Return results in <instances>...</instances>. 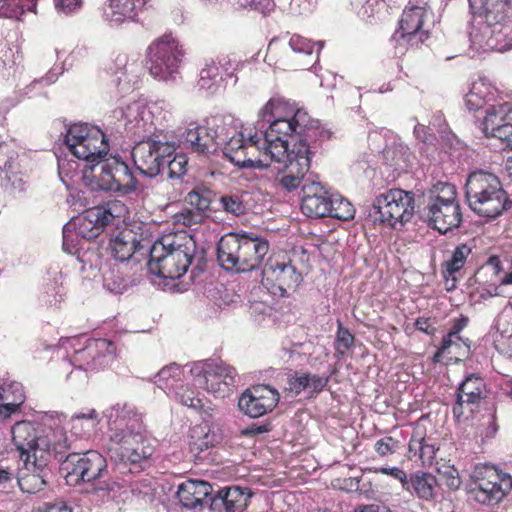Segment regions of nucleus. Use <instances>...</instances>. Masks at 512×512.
<instances>
[{"label":"nucleus","instance_id":"f257e3e1","mask_svg":"<svg viewBox=\"0 0 512 512\" xmlns=\"http://www.w3.org/2000/svg\"><path fill=\"white\" fill-rule=\"evenodd\" d=\"M115 416L110 424L107 451L110 459L122 465H141L148 461L155 451L148 437L142 415L128 404H116L109 417Z\"/></svg>","mask_w":512,"mask_h":512},{"label":"nucleus","instance_id":"f03ea898","mask_svg":"<svg viewBox=\"0 0 512 512\" xmlns=\"http://www.w3.org/2000/svg\"><path fill=\"white\" fill-rule=\"evenodd\" d=\"M268 251L269 243L265 238L247 232L226 233L216 245L219 266L235 273L258 269Z\"/></svg>","mask_w":512,"mask_h":512},{"label":"nucleus","instance_id":"7ed1b4c3","mask_svg":"<svg viewBox=\"0 0 512 512\" xmlns=\"http://www.w3.org/2000/svg\"><path fill=\"white\" fill-rule=\"evenodd\" d=\"M196 248L195 239L186 232L163 236L149 251L148 269L157 277L178 279L192 264Z\"/></svg>","mask_w":512,"mask_h":512},{"label":"nucleus","instance_id":"20e7f679","mask_svg":"<svg viewBox=\"0 0 512 512\" xmlns=\"http://www.w3.org/2000/svg\"><path fill=\"white\" fill-rule=\"evenodd\" d=\"M11 433L22 460L40 456L58 457L72 448L71 437L61 427L53 429L31 421H19L12 426Z\"/></svg>","mask_w":512,"mask_h":512},{"label":"nucleus","instance_id":"39448f33","mask_svg":"<svg viewBox=\"0 0 512 512\" xmlns=\"http://www.w3.org/2000/svg\"><path fill=\"white\" fill-rule=\"evenodd\" d=\"M177 497L189 509L209 505L214 512H243L248 505L251 493L239 486L225 487L212 493L209 483L200 480H187L178 486Z\"/></svg>","mask_w":512,"mask_h":512},{"label":"nucleus","instance_id":"423d86ee","mask_svg":"<svg viewBox=\"0 0 512 512\" xmlns=\"http://www.w3.org/2000/svg\"><path fill=\"white\" fill-rule=\"evenodd\" d=\"M465 197L473 212L490 219L499 217L512 205L500 179L483 170L469 174L465 184Z\"/></svg>","mask_w":512,"mask_h":512},{"label":"nucleus","instance_id":"0eeeda50","mask_svg":"<svg viewBox=\"0 0 512 512\" xmlns=\"http://www.w3.org/2000/svg\"><path fill=\"white\" fill-rule=\"evenodd\" d=\"M219 142L225 157L240 168L266 169L271 161V154L264 145V135L255 133L245 138L232 120L226 130L219 131Z\"/></svg>","mask_w":512,"mask_h":512},{"label":"nucleus","instance_id":"6e6552de","mask_svg":"<svg viewBox=\"0 0 512 512\" xmlns=\"http://www.w3.org/2000/svg\"><path fill=\"white\" fill-rule=\"evenodd\" d=\"M126 214L125 204L119 200H112L85 210L67 225H70L81 238L92 240L98 237L105 227L118 226Z\"/></svg>","mask_w":512,"mask_h":512},{"label":"nucleus","instance_id":"1a4fd4ad","mask_svg":"<svg viewBox=\"0 0 512 512\" xmlns=\"http://www.w3.org/2000/svg\"><path fill=\"white\" fill-rule=\"evenodd\" d=\"M184 56L179 41L171 34L155 40L147 50V68L160 81H175Z\"/></svg>","mask_w":512,"mask_h":512},{"label":"nucleus","instance_id":"9d476101","mask_svg":"<svg viewBox=\"0 0 512 512\" xmlns=\"http://www.w3.org/2000/svg\"><path fill=\"white\" fill-rule=\"evenodd\" d=\"M60 470L65 476L66 483L77 486L81 483H93L107 474V461L96 450H88L84 453L72 452L62 459Z\"/></svg>","mask_w":512,"mask_h":512},{"label":"nucleus","instance_id":"9b49d317","mask_svg":"<svg viewBox=\"0 0 512 512\" xmlns=\"http://www.w3.org/2000/svg\"><path fill=\"white\" fill-rule=\"evenodd\" d=\"M175 150V143L170 136L165 132H159L156 138L142 140L134 145L132 158L139 172L152 178L161 173Z\"/></svg>","mask_w":512,"mask_h":512},{"label":"nucleus","instance_id":"f8f14e48","mask_svg":"<svg viewBox=\"0 0 512 512\" xmlns=\"http://www.w3.org/2000/svg\"><path fill=\"white\" fill-rule=\"evenodd\" d=\"M415 200L411 192L390 189L381 193L373 201L372 211L380 223L396 228L408 223L414 215Z\"/></svg>","mask_w":512,"mask_h":512},{"label":"nucleus","instance_id":"ddd939ff","mask_svg":"<svg viewBox=\"0 0 512 512\" xmlns=\"http://www.w3.org/2000/svg\"><path fill=\"white\" fill-rule=\"evenodd\" d=\"M431 16L432 11L426 3L411 5L404 9L399 28L392 36L400 53H403L408 46H418L428 39L429 31L424 26Z\"/></svg>","mask_w":512,"mask_h":512},{"label":"nucleus","instance_id":"4468645a","mask_svg":"<svg viewBox=\"0 0 512 512\" xmlns=\"http://www.w3.org/2000/svg\"><path fill=\"white\" fill-rule=\"evenodd\" d=\"M512 489V477L492 466L476 472L471 488L474 500L483 505L498 504Z\"/></svg>","mask_w":512,"mask_h":512},{"label":"nucleus","instance_id":"2eb2a0df","mask_svg":"<svg viewBox=\"0 0 512 512\" xmlns=\"http://www.w3.org/2000/svg\"><path fill=\"white\" fill-rule=\"evenodd\" d=\"M158 104L147 107L141 102H133L129 104L125 110H121L123 126L135 145L142 140L156 138L159 132H164L157 128L154 123V114L158 111Z\"/></svg>","mask_w":512,"mask_h":512},{"label":"nucleus","instance_id":"dca6fc26","mask_svg":"<svg viewBox=\"0 0 512 512\" xmlns=\"http://www.w3.org/2000/svg\"><path fill=\"white\" fill-rule=\"evenodd\" d=\"M190 372L197 386L222 397L235 385L237 375L233 367L216 361L195 363Z\"/></svg>","mask_w":512,"mask_h":512},{"label":"nucleus","instance_id":"f3484780","mask_svg":"<svg viewBox=\"0 0 512 512\" xmlns=\"http://www.w3.org/2000/svg\"><path fill=\"white\" fill-rule=\"evenodd\" d=\"M508 30L506 25L473 17L469 39L476 51L505 52L512 48V40L507 37Z\"/></svg>","mask_w":512,"mask_h":512},{"label":"nucleus","instance_id":"a211bd4d","mask_svg":"<svg viewBox=\"0 0 512 512\" xmlns=\"http://www.w3.org/2000/svg\"><path fill=\"white\" fill-rule=\"evenodd\" d=\"M295 123L298 125L297 136L292 143V155L296 152L303 151V156H306L311 163V156L315 153L319 144L330 137L329 133L320 127V123L316 119H312L304 109L296 110Z\"/></svg>","mask_w":512,"mask_h":512},{"label":"nucleus","instance_id":"6ab92c4d","mask_svg":"<svg viewBox=\"0 0 512 512\" xmlns=\"http://www.w3.org/2000/svg\"><path fill=\"white\" fill-rule=\"evenodd\" d=\"M295 120L296 111L290 118L277 117L269 124V129L262 133L264 145L271 154V160H282L283 157H288L287 154H290L292 144L284 137L291 136L292 141H295L298 130Z\"/></svg>","mask_w":512,"mask_h":512},{"label":"nucleus","instance_id":"aec40b11","mask_svg":"<svg viewBox=\"0 0 512 512\" xmlns=\"http://www.w3.org/2000/svg\"><path fill=\"white\" fill-rule=\"evenodd\" d=\"M279 393L268 385H256L246 389L238 400L241 412L251 418L271 412L279 402Z\"/></svg>","mask_w":512,"mask_h":512},{"label":"nucleus","instance_id":"412c9836","mask_svg":"<svg viewBox=\"0 0 512 512\" xmlns=\"http://www.w3.org/2000/svg\"><path fill=\"white\" fill-rule=\"evenodd\" d=\"M212 201V191L197 186L187 193L184 202L189 207H183L173 215L175 224L192 227L201 224L207 216V211Z\"/></svg>","mask_w":512,"mask_h":512},{"label":"nucleus","instance_id":"4be33fe9","mask_svg":"<svg viewBox=\"0 0 512 512\" xmlns=\"http://www.w3.org/2000/svg\"><path fill=\"white\" fill-rule=\"evenodd\" d=\"M50 459L51 456H40L23 460L24 468L18 477V485L23 492L34 494L47 485L51 477V469L48 466Z\"/></svg>","mask_w":512,"mask_h":512},{"label":"nucleus","instance_id":"5701e85b","mask_svg":"<svg viewBox=\"0 0 512 512\" xmlns=\"http://www.w3.org/2000/svg\"><path fill=\"white\" fill-rule=\"evenodd\" d=\"M487 385L485 380L478 374L468 375L459 385L457 390L456 403L453 406V415L459 421L465 414V406L473 411V405H478L487 397Z\"/></svg>","mask_w":512,"mask_h":512},{"label":"nucleus","instance_id":"b1692460","mask_svg":"<svg viewBox=\"0 0 512 512\" xmlns=\"http://www.w3.org/2000/svg\"><path fill=\"white\" fill-rule=\"evenodd\" d=\"M480 129L486 137L508 140L512 136V104L492 105L485 112Z\"/></svg>","mask_w":512,"mask_h":512},{"label":"nucleus","instance_id":"393cba45","mask_svg":"<svg viewBox=\"0 0 512 512\" xmlns=\"http://www.w3.org/2000/svg\"><path fill=\"white\" fill-rule=\"evenodd\" d=\"M227 124L225 120H220V123H216L212 128L196 126L187 129L182 134L181 142L193 152L208 154L215 151L217 147H221L218 138L219 131L226 130Z\"/></svg>","mask_w":512,"mask_h":512},{"label":"nucleus","instance_id":"a878e982","mask_svg":"<svg viewBox=\"0 0 512 512\" xmlns=\"http://www.w3.org/2000/svg\"><path fill=\"white\" fill-rule=\"evenodd\" d=\"M263 275L267 282L272 283L282 296L295 291L302 282V275L293 265L286 262L270 261L265 265Z\"/></svg>","mask_w":512,"mask_h":512},{"label":"nucleus","instance_id":"bb28decb","mask_svg":"<svg viewBox=\"0 0 512 512\" xmlns=\"http://www.w3.org/2000/svg\"><path fill=\"white\" fill-rule=\"evenodd\" d=\"M287 154L288 157H283L281 160H272L273 162L283 164L284 174L277 178L278 184L288 192H291L302 185L306 173L310 169V162L306 156H302L303 151Z\"/></svg>","mask_w":512,"mask_h":512},{"label":"nucleus","instance_id":"cd10ccee","mask_svg":"<svg viewBox=\"0 0 512 512\" xmlns=\"http://www.w3.org/2000/svg\"><path fill=\"white\" fill-rule=\"evenodd\" d=\"M426 217L429 226L441 234L458 228L462 222V212L459 203L436 204L426 206Z\"/></svg>","mask_w":512,"mask_h":512},{"label":"nucleus","instance_id":"c85d7f7f","mask_svg":"<svg viewBox=\"0 0 512 512\" xmlns=\"http://www.w3.org/2000/svg\"><path fill=\"white\" fill-rule=\"evenodd\" d=\"M302 190L304 193L301 201V210L303 214L312 218L327 217L331 195L320 185V183H305L302 185Z\"/></svg>","mask_w":512,"mask_h":512},{"label":"nucleus","instance_id":"c756f323","mask_svg":"<svg viewBox=\"0 0 512 512\" xmlns=\"http://www.w3.org/2000/svg\"><path fill=\"white\" fill-rule=\"evenodd\" d=\"M474 17L506 25L511 0H468Z\"/></svg>","mask_w":512,"mask_h":512},{"label":"nucleus","instance_id":"7c9ffc66","mask_svg":"<svg viewBox=\"0 0 512 512\" xmlns=\"http://www.w3.org/2000/svg\"><path fill=\"white\" fill-rule=\"evenodd\" d=\"M109 147L105 134L98 128L92 127L90 133L86 138V142L75 148L72 153L78 159H83L87 162H97L104 158L108 153Z\"/></svg>","mask_w":512,"mask_h":512},{"label":"nucleus","instance_id":"2f4dec72","mask_svg":"<svg viewBox=\"0 0 512 512\" xmlns=\"http://www.w3.org/2000/svg\"><path fill=\"white\" fill-rule=\"evenodd\" d=\"M116 345L107 339L90 340L81 355H90L85 363L86 370H101L107 367L115 358Z\"/></svg>","mask_w":512,"mask_h":512},{"label":"nucleus","instance_id":"473e14b6","mask_svg":"<svg viewBox=\"0 0 512 512\" xmlns=\"http://www.w3.org/2000/svg\"><path fill=\"white\" fill-rule=\"evenodd\" d=\"M108 171L112 173L113 179L109 191L130 194L137 190L138 181L125 162L113 158L112 167H108Z\"/></svg>","mask_w":512,"mask_h":512},{"label":"nucleus","instance_id":"72a5a7b5","mask_svg":"<svg viewBox=\"0 0 512 512\" xmlns=\"http://www.w3.org/2000/svg\"><path fill=\"white\" fill-rule=\"evenodd\" d=\"M437 484L431 473L416 472L410 475L404 489L422 500L431 501L436 497Z\"/></svg>","mask_w":512,"mask_h":512},{"label":"nucleus","instance_id":"f704fd0d","mask_svg":"<svg viewBox=\"0 0 512 512\" xmlns=\"http://www.w3.org/2000/svg\"><path fill=\"white\" fill-rule=\"evenodd\" d=\"M221 441V435L215 427L207 421L195 425L190 431V448L192 451L202 452L215 446Z\"/></svg>","mask_w":512,"mask_h":512},{"label":"nucleus","instance_id":"c9c22d12","mask_svg":"<svg viewBox=\"0 0 512 512\" xmlns=\"http://www.w3.org/2000/svg\"><path fill=\"white\" fill-rule=\"evenodd\" d=\"M110 250L113 257L124 262L140 248V242L131 230H123L110 240Z\"/></svg>","mask_w":512,"mask_h":512},{"label":"nucleus","instance_id":"e433bc0d","mask_svg":"<svg viewBox=\"0 0 512 512\" xmlns=\"http://www.w3.org/2000/svg\"><path fill=\"white\" fill-rule=\"evenodd\" d=\"M143 5V0H109L110 12H107V17L115 24L134 21Z\"/></svg>","mask_w":512,"mask_h":512},{"label":"nucleus","instance_id":"4c0bfd02","mask_svg":"<svg viewBox=\"0 0 512 512\" xmlns=\"http://www.w3.org/2000/svg\"><path fill=\"white\" fill-rule=\"evenodd\" d=\"M437 448L426 441L421 431H414L408 447L409 458L420 460L423 465H431L436 457Z\"/></svg>","mask_w":512,"mask_h":512},{"label":"nucleus","instance_id":"58836bf2","mask_svg":"<svg viewBox=\"0 0 512 512\" xmlns=\"http://www.w3.org/2000/svg\"><path fill=\"white\" fill-rule=\"evenodd\" d=\"M223 80L221 68L213 59H210L201 69L197 85L199 89L214 94L222 85Z\"/></svg>","mask_w":512,"mask_h":512},{"label":"nucleus","instance_id":"ea45409f","mask_svg":"<svg viewBox=\"0 0 512 512\" xmlns=\"http://www.w3.org/2000/svg\"><path fill=\"white\" fill-rule=\"evenodd\" d=\"M493 93H491L489 87L483 82L473 83L469 92L465 95L464 101L465 106L469 111H478L482 109L491 99Z\"/></svg>","mask_w":512,"mask_h":512},{"label":"nucleus","instance_id":"a19ab883","mask_svg":"<svg viewBox=\"0 0 512 512\" xmlns=\"http://www.w3.org/2000/svg\"><path fill=\"white\" fill-rule=\"evenodd\" d=\"M471 252L472 249L467 244L463 243L456 246L451 257L442 264L444 277H452L455 279L454 274L464 267Z\"/></svg>","mask_w":512,"mask_h":512},{"label":"nucleus","instance_id":"79ce46f5","mask_svg":"<svg viewBox=\"0 0 512 512\" xmlns=\"http://www.w3.org/2000/svg\"><path fill=\"white\" fill-rule=\"evenodd\" d=\"M509 321L502 316H498L491 329L495 330V333L499 334L500 339L495 337L494 342L497 343V349L508 354L512 357V328L509 329Z\"/></svg>","mask_w":512,"mask_h":512},{"label":"nucleus","instance_id":"37998d69","mask_svg":"<svg viewBox=\"0 0 512 512\" xmlns=\"http://www.w3.org/2000/svg\"><path fill=\"white\" fill-rule=\"evenodd\" d=\"M329 211L327 217H333L340 220H349L354 217V206L345 198L340 195L330 196Z\"/></svg>","mask_w":512,"mask_h":512},{"label":"nucleus","instance_id":"c03bdc74","mask_svg":"<svg viewBox=\"0 0 512 512\" xmlns=\"http://www.w3.org/2000/svg\"><path fill=\"white\" fill-rule=\"evenodd\" d=\"M448 204L459 203L457 201V191L453 184L447 182H438L433 186L432 195L427 204Z\"/></svg>","mask_w":512,"mask_h":512},{"label":"nucleus","instance_id":"a18cd8bd","mask_svg":"<svg viewBox=\"0 0 512 512\" xmlns=\"http://www.w3.org/2000/svg\"><path fill=\"white\" fill-rule=\"evenodd\" d=\"M92 127L93 126L87 123H76L68 128L64 141L71 153L75 151L76 145L79 146L86 142V138Z\"/></svg>","mask_w":512,"mask_h":512},{"label":"nucleus","instance_id":"49530a36","mask_svg":"<svg viewBox=\"0 0 512 512\" xmlns=\"http://www.w3.org/2000/svg\"><path fill=\"white\" fill-rule=\"evenodd\" d=\"M103 285L112 293H122L126 288L125 278L119 265L110 266L103 272Z\"/></svg>","mask_w":512,"mask_h":512},{"label":"nucleus","instance_id":"de8ad7c7","mask_svg":"<svg viewBox=\"0 0 512 512\" xmlns=\"http://www.w3.org/2000/svg\"><path fill=\"white\" fill-rule=\"evenodd\" d=\"M436 470L440 480L448 487V489L457 490L461 486L462 480L459 471L450 463V461L442 463L437 462Z\"/></svg>","mask_w":512,"mask_h":512},{"label":"nucleus","instance_id":"09e8293b","mask_svg":"<svg viewBox=\"0 0 512 512\" xmlns=\"http://www.w3.org/2000/svg\"><path fill=\"white\" fill-rule=\"evenodd\" d=\"M175 394L176 398L181 404L189 408H192L200 413H203L207 416H211V407H206L202 399L195 396L194 391L188 388L180 387L179 390L175 392Z\"/></svg>","mask_w":512,"mask_h":512},{"label":"nucleus","instance_id":"8fccbe9b","mask_svg":"<svg viewBox=\"0 0 512 512\" xmlns=\"http://www.w3.org/2000/svg\"><path fill=\"white\" fill-rule=\"evenodd\" d=\"M181 368L179 365L172 363L162 368L156 375L155 383L163 390H170L174 387V383L180 379Z\"/></svg>","mask_w":512,"mask_h":512},{"label":"nucleus","instance_id":"3c124183","mask_svg":"<svg viewBox=\"0 0 512 512\" xmlns=\"http://www.w3.org/2000/svg\"><path fill=\"white\" fill-rule=\"evenodd\" d=\"M220 207L223 211L233 216H241L246 213V205L244 204L242 195L225 194L219 199Z\"/></svg>","mask_w":512,"mask_h":512},{"label":"nucleus","instance_id":"603ef678","mask_svg":"<svg viewBox=\"0 0 512 512\" xmlns=\"http://www.w3.org/2000/svg\"><path fill=\"white\" fill-rule=\"evenodd\" d=\"M0 394L4 401L13 400L22 404L25 399L23 386L19 382L4 383L0 386Z\"/></svg>","mask_w":512,"mask_h":512},{"label":"nucleus","instance_id":"864d4df0","mask_svg":"<svg viewBox=\"0 0 512 512\" xmlns=\"http://www.w3.org/2000/svg\"><path fill=\"white\" fill-rule=\"evenodd\" d=\"M108 167H112V160L97 161V164L92 168V172L95 176L99 177V187L102 190L109 191V187L112 186V173H109Z\"/></svg>","mask_w":512,"mask_h":512},{"label":"nucleus","instance_id":"5fc2aeb1","mask_svg":"<svg viewBox=\"0 0 512 512\" xmlns=\"http://www.w3.org/2000/svg\"><path fill=\"white\" fill-rule=\"evenodd\" d=\"M173 158H169L166 162L168 168V176L169 178H179L186 172V166L188 164V159L184 154H173Z\"/></svg>","mask_w":512,"mask_h":512},{"label":"nucleus","instance_id":"6e6d98bb","mask_svg":"<svg viewBox=\"0 0 512 512\" xmlns=\"http://www.w3.org/2000/svg\"><path fill=\"white\" fill-rule=\"evenodd\" d=\"M399 447L400 442L391 436H385L377 440L374 445L375 451L381 457H387L394 454L399 449Z\"/></svg>","mask_w":512,"mask_h":512},{"label":"nucleus","instance_id":"4d7b16f0","mask_svg":"<svg viewBox=\"0 0 512 512\" xmlns=\"http://www.w3.org/2000/svg\"><path fill=\"white\" fill-rule=\"evenodd\" d=\"M337 350L342 354L350 349L354 344V336L345 328L341 322H338V329L336 333Z\"/></svg>","mask_w":512,"mask_h":512},{"label":"nucleus","instance_id":"13d9d810","mask_svg":"<svg viewBox=\"0 0 512 512\" xmlns=\"http://www.w3.org/2000/svg\"><path fill=\"white\" fill-rule=\"evenodd\" d=\"M289 46L294 52L305 55H312L315 48L314 43L300 35H293L289 40Z\"/></svg>","mask_w":512,"mask_h":512},{"label":"nucleus","instance_id":"bf43d9fd","mask_svg":"<svg viewBox=\"0 0 512 512\" xmlns=\"http://www.w3.org/2000/svg\"><path fill=\"white\" fill-rule=\"evenodd\" d=\"M308 380L306 373H295L293 376L288 378L286 391L299 395L303 391H308Z\"/></svg>","mask_w":512,"mask_h":512},{"label":"nucleus","instance_id":"052dcab7","mask_svg":"<svg viewBox=\"0 0 512 512\" xmlns=\"http://www.w3.org/2000/svg\"><path fill=\"white\" fill-rule=\"evenodd\" d=\"M306 377L308 380V391L311 394L320 393L321 391H323V389L327 386L329 382V377L327 376H319L316 374L306 373Z\"/></svg>","mask_w":512,"mask_h":512},{"label":"nucleus","instance_id":"680f3d73","mask_svg":"<svg viewBox=\"0 0 512 512\" xmlns=\"http://www.w3.org/2000/svg\"><path fill=\"white\" fill-rule=\"evenodd\" d=\"M374 4L376 0H353L352 5L357 10V13L362 18H370L374 15Z\"/></svg>","mask_w":512,"mask_h":512},{"label":"nucleus","instance_id":"e2e57ef3","mask_svg":"<svg viewBox=\"0 0 512 512\" xmlns=\"http://www.w3.org/2000/svg\"><path fill=\"white\" fill-rule=\"evenodd\" d=\"M128 481L125 479H111L103 483H99L93 489L95 492H117L127 485Z\"/></svg>","mask_w":512,"mask_h":512},{"label":"nucleus","instance_id":"0e129e2a","mask_svg":"<svg viewBox=\"0 0 512 512\" xmlns=\"http://www.w3.org/2000/svg\"><path fill=\"white\" fill-rule=\"evenodd\" d=\"M280 101L271 99L265 106L260 110V117L263 124L271 123L276 118L275 110H278Z\"/></svg>","mask_w":512,"mask_h":512},{"label":"nucleus","instance_id":"69168bd1","mask_svg":"<svg viewBox=\"0 0 512 512\" xmlns=\"http://www.w3.org/2000/svg\"><path fill=\"white\" fill-rule=\"evenodd\" d=\"M63 250L69 254L76 251V243L73 238V229L70 225L65 224L63 227Z\"/></svg>","mask_w":512,"mask_h":512},{"label":"nucleus","instance_id":"338daca9","mask_svg":"<svg viewBox=\"0 0 512 512\" xmlns=\"http://www.w3.org/2000/svg\"><path fill=\"white\" fill-rule=\"evenodd\" d=\"M378 472L390 475L393 478L399 480L403 488L405 487L408 480L406 472L398 467H381L378 469Z\"/></svg>","mask_w":512,"mask_h":512},{"label":"nucleus","instance_id":"774afa93","mask_svg":"<svg viewBox=\"0 0 512 512\" xmlns=\"http://www.w3.org/2000/svg\"><path fill=\"white\" fill-rule=\"evenodd\" d=\"M32 512H72L71 508H69L65 503H44L42 506L34 509Z\"/></svg>","mask_w":512,"mask_h":512}]
</instances>
